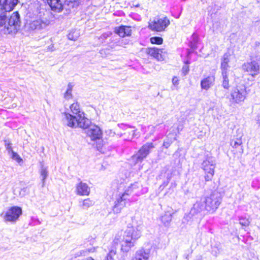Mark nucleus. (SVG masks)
I'll list each match as a JSON object with an SVG mask.
<instances>
[{"label": "nucleus", "mask_w": 260, "mask_h": 260, "mask_svg": "<svg viewBox=\"0 0 260 260\" xmlns=\"http://www.w3.org/2000/svg\"><path fill=\"white\" fill-rule=\"evenodd\" d=\"M78 37V34L75 32H70L68 35V39L71 40H76Z\"/></svg>", "instance_id": "obj_37"}, {"label": "nucleus", "mask_w": 260, "mask_h": 260, "mask_svg": "<svg viewBox=\"0 0 260 260\" xmlns=\"http://www.w3.org/2000/svg\"><path fill=\"white\" fill-rule=\"evenodd\" d=\"M22 213V209L20 207L14 206L3 212L1 216L5 222L14 223L18 220Z\"/></svg>", "instance_id": "obj_5"}, {"label": "nucleus", "mask_w": 260, "mask_h": 260, "mask_svg": "<svg viewBox=\"0 0 260 260\" xmlns=\"http://www.w3.org/2000/svg\"><path fill=\"white\" fill-rule=\"evenodd\" d=\"M205 198L206 210L214 212L218 207L221 202V198L218 192H214Z\"/></svg>", "instance_id": "obj_8"}, {"label": "nucleus", "mask_w": 260, "mask_h": 260, "mask_svg": "<svg viewBox=\"0 0 260 260\" xmlns=\"http://www.w3.org/2000/svg\"><path fill=\"white\" fill-rule=\"evenodd\" d=\"M206 210V205L205 201V198H202L193 204L192 208L191 209L190 213L192 214H197L202 211Z\"/></svg>", "instance_id": "obj_15"}, {"label": "nucleus", "mask_w": 260, "mask_h": 260, "mask_svg": "<svg viewBox=\"0 0 260 260\" xmlns=\"http://www.w3.org/2000/svg\"><path fill=\"white\" fill-rule=\"evenodd\" d=\"M257 1V2L259 4H260V0H256Z\"/></svg>", "instance_id": "obj_50"}, {"label": "nucleus", "mask_w": 260, "mask_h": 260, "mask_svg": "<svg viewBox=\"0 0 260 260\" xmlns=\"http://www.w3.org/2000/svg\"><path fill=\"white\" fill-rule=\"evenodd\" d=\"M116 255V249L115 248H113L110 250L109 253L106 256V260H115V257Z\"/></svg>", "instance_id": "obj_27"}, {"label": "nucleus", "mask_w": 260, "mask_h": 260, "mask_svg": "<svg viewBox=\"0 0 260 260\" xmlns=\"http://www.w3.org/2000/svg\"><path fill=\"white\" fill-rule=\"evenodd\" d=\"M10 154L11 155L12 158L16 160L18 162H20L22 161V158L17 153L12 151Z\"/></svg>", "instance_id": "obj_34"}, {"label": "nucleus", "mask_w": 260, "mask_h": 260, "mask_svg": "<svg viewBox=\"0 0 260 260\" xmlns=\"http://www.w3.org/2000/svg\"><path fill=\"white\" fill-rule=\"evenodd\" d=\"M215 166V161L212 157L206 158L202 162V168L206 174L205 176L206 181L211 180L214 174Z\"/></svg>", "instance_id": "obj_6"}, {"label": "nucleus", "mask_w": 260, "mask_h": 260, "mask_svg": "<svg viewBox=\"0 0 260 260\" xmlns=\"http://www.w3.org/2000/svg\"><path fill=\"white\" fill-rule=\"evenodd\" d=\"M257 121L260 123V114H259L258 116H257Z\"/></svg>", "instance_id": "obj_45"}, {"label": "nucleus", "mask_w": 260, "mask_h": 260, "mask_svg": "<svg viewBox=\"0 0 260 260\" xmlns=\"http://www.w3.org/2000/svg\"><path fill=\"white\" fill-rule=\"evenodd\" d=\"M41 167L40 170V177L42 182V186L45 184V180L48 176V171L47 167L45 166L43 164H41Z\"/></svg>", "instance_id": "obj_22"}, {"label": "nucleus", "mask_w": 260, "mask_h": 260, "mask_svg": "<svg viewBox=\"0 0 260 260\" xmlns=\"http://www.w3.org/2000/svg\"><path fill=\"white\" fill-rule=\"evenodd\" d=\"M95 247H93V248H92L91 249H88V251L89 252H93L94 251H95Z\"/></svg>", "instance_id": "obj_43"}, {"label": "nucleus", "mask_w": 260, "mask_h": 260, "mask_svg": "<svg viewBox=\"0 0 260 260\" xmlns=\"http://www.w3.org/2000/svg\"><path fill=\"white\" fill-rule=\"evenodd\" d=\"M128 200L129 199L127 197H125L122 194H119L115 201L114 205L113 207L114 212L116 213H119L121 210L125 206Z\"/></svg>", "instance_id": "obj_13"}, {"label": "nucleus", "mask_w": 260, "mask_h": 260, "mask_svg": "<svg viewBox=\"0 0 260 260\" xmlns=\"http://www.w3.org/2000/svg\"><path fill=\"white\" fill-rule=\"evenodd\" d=\"M50 21L47 14L40 15L36 19L29 23V28L31 30H41L49 26Z\"/></svg>", "instance_id": "obj_7"}, {"label": "nucleus", "mask_w": 260, "mask_h": 260, "mask_svg": "<svg viewBox=\"0 0 260 260\" xmlns=\"http://www.w3.org/2000/svg\"><path fill=\"white\" fill-rule=\"evenodd\" d=\"M126 132L124 133V135H126V134H128L129 135H131V137H128V138L132 139L135 136H136V135L135 134V130L134 128H132L130 127H126L125 128Z\"/></svg>", "instance_id": "obj_32"}, {"label": "nucleus", "mask_w": 260, "mask_h": 260, "mask_svg": "<svg viewBox=\"0 0 260 260\" xmlns=\"http://www.w3.org/2000/svg\"><path fill=\"white\" fill-rule=\"evenodd\" d=\"M170 20L166 17L154 19L149 22L148 27L152 30L161 31L170 24Z\"/></svg>", "instance_id": "obj_10"}, {"label": "nucleus", "mask_w": 260, "mask_h": 260, "mask_svg": "<svg viewBox=\"0 0 260 260\" xmlns=\"http://www.w3.org/2000/svg\"><path fill=\"white\" fill-rule=\"evenodd\" d=\"M27 193V188H23L21 189L19 192V196L21 197H23L25 196Z\"/></svg>", "instance_id": "obj_41"}, {"label": "nucleus", "mask_w": 260, "mask_h": 260, "mask_svg": "<svg viewBox=\"0 0 260 260\" xmlns=\"http://www.w3.org/2000/svg\"><path fill=\"white\" fill-rule=\"evenodd\" d=\"M51 10L56 12H60L62 9V5L60 0H47Z\"/></svg>", "instance_id": "obj_21"}, {"label": "nucleus", "mask_w": 260, "mask_h": 260, "mask_svg": "<svg viewBox=\"0 0 260 260\" xmlns=\"http://www.w3.org/2000/svg\"><path fill=\"white\" fill-rule=\"evenodd\" d=\"M215 77L214 76H209L201 81V87L202 89L208 90L212 87L214 84Z\"/></svg>", "instance_id": "obj_17"}, {"label": "nucleus", "mask_w": 260, "mask_h": 260, "mask_svg": "<svg viewBox=\"0 0 260 260\" xmlns=\"http://www.w3.org/2000/svg\"><path fill=\"white\" fill-rule=\"evenodd\" d=\"M114 31L121 37L129 36L132 33L131 27L126 26H121L115 28Z\"/></svg>", "instance_id": "obj_19"}, {"label": "nucleus", "mask_w": 260, "mask_h": 260, "mask_svg": "<svg viewBox=\"0 0 260 260\" xmlns=\"http://www.w3.org/2000/svg\"><path fill=\"white\" fill-rule=\"evenodd\" d=\"M260 61L252 60L250 62H245L242 65L243 70L254 77L259 73Z\"/></svg>", "instance_id": "obj_11"}, {"label": "nucleus", "mask_w": 260, "mask_h": 260, "mask_svg": "<svg viewBox=\"0 0 260 260\" xmlns=\"http://www.w3.org/2000/svg\"><path fill=\"white\" fill-rule=\"evenodd\" d=\"M198 260H202V257L201 256H199Z\"/></svg>", "instance_id": "obj_47"}, {"label": "nucleus", "mask_w": 260, "mask_h": 260, "mask_svg": "<svg viewBox=\"0 0 260 260\" xmlns=\"http://www.w3.org/2000/svg\"><path fill=\"white\" fill-rule=\"evenodd\" d=\"M142 227L138 225L136 227L128 226L124 231L118 232L113 240L115 245L120 244L121 250L123 252H128L133 247L136 241L141 236Z\"/></svg>", "instance_id": "obj_2"}, {"label": "nucleus", "mask_w": 260, "mask_h": 260, "mask_svg": "<svg viewBox=\"0 0 260 260\" xmlns=\"http://www.w3.org/2000/svg\"><path fill=\"white\" fill-rule=\"evenodd\" d=\"M242 137V136L241 135L239 138L233 139L231 141V145L233 148L238 149V152L240 154L243 153Z\"/></svg>", "instance_id": "obj_20"}, {"label": "nucleus", "mask_w": 260, "mask_h": 260, "mask_svg": "<svg viewBox=\"0 0 260 260\" xmlns=\"http://www.w3.org/2000/svg\"><path fill=\"white\" fill-rule=\"evenodd\" d=\"M87 260H94V259L91 257H89Z\"/></svg>", "instance_id": "obj_49"}, {"label": "nucleus", "mask_w": 260, "mask_h": 260, "mask_svg": "<svg viewBox=\"0 0 260 260\" xmlns=\"http://www.w3.org/2000/svg\"><path fill=\"white\" fill-rule=\"evenodd\" d=\"M76 192L79 196H88L90 193V188L86 183L81 181L76 186Z\"/></svg>", "instance_id": "obj_16"}, {"label": "nucleus", "mask_w": 260, "mask_h": 260, "mask_svg": "<svg viewBox=\"0 0 260 260\" xmlns=\"http://www.w3.org/2000/svg\"><path fill=\"white\" fill-rule=\"evenodd\" d=\"M170 177H168V180H170Z\"/></svg>", "instance_id": "obj_51"}, {"label": "nucleus", "mask_w": 260, "mask_h": 260, "mask_svg": "<svg viewBox=\"0 0 260 260\" xmlns=\"http://www.w3.org/2000/svg\"><path fill=\"white\" fill-rule=\"evenodd\" d=\"M149 127L151 128V129H154L155 128L154 126H149Z\"/></svg>", "instance_id": "obj_48"}, {"label": "nucleus", "mask_w": 260, "mask_h": 260, "mask_svg": "<svg viewBox=\"0 0 260 260\" xmlns=\"http://www.w3.org/2000/svg\"><path fill=\"white\" fill-rule=\"evenodd\" d=\"M239 223L243 226H248L250 222L249 219L242 216L239 217Z\"/></svg>", "instance_id": "obj_30"}, {"label": "nucleus", "mask_w": 260, "mask_h": 260, "mask_svg": "<svg viewBox=\"0 0 260 260\" xmlns=\"http://www.w3.org/2000/svg\"><path fill=\"white\" fill-rule=\"evenodd\" d=\"M259 45H260V42H258V41H256V42H255V46H256V47L259 46Z\"/></svg>", "instance_id": "obj_44"}, {"label": "nucleus", "mask_w": 260, "mask_h": 260, "mask_svg": "<svg viewBox=\"0 0 260 260\" xmlns=\"http://www.w3.org/2000/svg\"><path fill=\"white\" fill-rule=\"evenodd\" d=\"M5 146L7 150L8 151L9 154H10L11 152L13 151L12 149V144L9 140L5 141Z\"/></svg>", "instance_id": "obj_35"}, {"label": "nucleus", "mask_w": 260, "mask_h": 260, "mask_svg": "<svg viewBox=\"0 0 260 260\" xmlns=\"http://www.w3.org/2000/svg\"><path fill=\"white\" fill-rule=\"evenodd\" d=\"M189 72V67L187 65H185L182 69V73L183 76H185Z\"/></svg>", "instance_id": "obj_39"}, {"label": "nucleus", "mask_w": 260, "mask_h": 260, "mask_svg": "<svg viewBox=\"0 0 260 260\" xmlns=\"http://www.w3.org/2000/svg\"><path fill=\"white\" fill-rule=\"evenodd\" d=\"M161 220L165 226H168L172 220V214L169 212H166L161 217Z\"/></svg>", "instance_id": "obj_24"}, {"label": "nucleus", "mask_w": 260, "mask_h": 260, "mask_svg": "<svg viewBox=\"0 0 260 260\" xmlns=\"http://www.w3.org/2000/svg\"><path fill=\"white\" fill-rule=\"evenodd\" d=\"M80 207L83 209H87L89 207L92 206L94 202L89 198H87L84 200H81L79 201Z\"/></svg>", "instance_id": "obj_23"}, {"label": "nucleus", "mask_w": 260, "mask_h": 260, "mask_svg": "<svg viewBox=\"0 0 260 260\" xmlns=\"http://www.w3.org/2000/svg\"><path fill=\"white\" fill-rule=\"evenodd\" d=\"M150 249L143 248L137 250L132 260H149Z\"/></svg>", "instance_id": "obj_14"}, {"label": "nucleus", "mask_w": 260, "mask_h": 260, "mask_svg": "<svg viewBox=\"0 0 260 260\" xmlns=\"http://www.w3.org/2000/svg\"><path fill=\"white\" fill-rule=\"evenodd\" d=\"M163 52L162 49L157 48H148L146 49V53L151 56H153L158 60H161L163 59L161 54Z\"/></svg>", "instance_id": "obj_18"}, {"label": "nucleus", "mask_w": 260, "mask_h": 260, "mask_svg": "<svg viewBox=\"0 0 260 260\" xmlns=\"http://www.w3.org/2000/svg\"><path fill=\"white\" fill-rule=\"evenodd\" d=\"M73 85L71 83H69L68 85V88L67 89L66 92H65L64 94V97L67 100H69L72 98V88H73Z\"/></svg>", "instance_id": "obj_26"}, {"label": "nucleus", "mask_w": 260, "mask_h": 260, "mask_svg": "<svg viewBox=\"0 0 260 260\" xmlns=\"http://www.w3.org/2000/svg\"><path fill=\"white\" fill-rule=\"evenodd\" d=\"M229 68V63L221 60L220 69L222 74H225L228 73V68Z\"/></svg>", "instance_id": "obj_29"}, {"label": "nucleus", "mask_w": 260, "mask_h": 260, "mask_svg": "<svg viewBox=\"0 0 260 260\" xmlns=\"http://www.w3.org/2000/svg\"><path fill=\"white\" fill-rule=\"evenodd\" d=\"M19 0H0V28L5 34H15L20 26V16L14 12L9 17L10 12L18 4Z\"/></svg>", "instance_id": "obj_1"}, {"label": "nucleus", "mask_w": 260, "mask_h": 260, "mask_svg": "<svg viewBox=\"0 0 260 260\" xmlns=\"http://www.w3.org/2000/svg\"><path fill=\"white\" fill-rule=\"evenodd\" d=\"M85 129V133L92 140L99 139L102 135V131L99 127L91 123L86 127H81Z\"/></svg>", "instance_id": "obj_12"}, {"label": "nucleus", "mask_w": 260, "mask_h": 260, "mask_svg": "<svg viewBox=\"0 0 260 260\" xmlns=\"http://www.w3.org/2000/svg\"><path fill=\"white\" fill-rule=\"evenodd\" d=\"M70 109L71 113L68 112L63 113L62 120L67 125L72 128L86 127L89 125L90 121L85 117L78 103L71 104Z\"/></svg>", "instance_id": "obj_3"}, {"label": "nucleus", "mask_w": 260, "mask_h": 260, "mask_svg": "<svg viewBox=\"0 0 260 260\" xmlns=\"http://www.w3.org/2000/svg\"><path fill=\"white\" fill-rule=\"evenodd\" d=\"M122 194L124 196H125V197H127V198H128V197L130 196L133 195L132 187H131V186H128L124 190V192L123 193H122Z\"/></svg>", "instance_id": "obj_36"}, {"label": "nucleus", "mask_w": 260, "mask_h": 260, "mask_svg": "<svg viewBox=\"0 0 260 260\" xmlns=\"http://www.w3.org/2000/svg\"><path fill=\"white\" fill-rule=\"evenodd\" d=\"M222 76L223 77L222 86L225 89H228L229 87L228 73H225V74H222Z\"/></svg>", "instance_id": "obj_28"}, {"label": "nucleus", "mask_w": 260, "mask_h": 260, "mask_svg": "<svg viewBox=\"0 0 260 260\" xmlns=\"http://www.w3.org/2000/svg\"><path fill=\"white\" fill-rule=\"evenodd\" d=\"M232 54L229 52L225 53L221 58V60L229 63L232 57Z\"/></svg>", "instance_id": "obj_33"}, {"label": "nucleus", "mask_w": 260, "mask_h": 260, "mask_svg": "<svg viewBox=\"0 0 260 260\" xmlns=\"http://www.w3.org/2000/svg\"><path fill=\"white\" fill-rule=\"evenodd\" d=\"M154 147L152 143H147L144 145L139 151L132 156V160L135 163L142 162L150 152V150Z\"/></svg>", "instance_id": "obj_9"}, {"label": "nucleus", "mask_w": 260, "mask_h": 260, "mask_svg": "<svg viewBox=\"0 0 260 260\" xmlns=\"http://www.w3.org/2000/svg\"><path fill=\"white\" fill-rule=\"evenodd\" d=\"M48 50L49 51H53L55 50V49H54V45L53 44H51V45L49 46L48 47Z\"/></svg>", "instance_id": "obj_42"}, {"label": "nucleus", "mask_w": 260, "mask_h": 260, "mask_svg": "<svg viewBox=\"0 0 260 260\" xmlns=\"http://www.w3.org/2000/svg\"><path fill=\"white\" fill-rule=\"evenodd\" d=\"M141 186L142 185L138 182H136L131 185L133 193V195L140 196L141 194L142 193L140 190V188L141 187Z\"/></svg>", "instance_id": "obj_25"}, {"label": "nucleus", "mask_w": 260, "mask_h": 260, "mask_svg": "<svg viewBox=\"0 0 260 260\" xmlns=\"http://www.w3.org/2000/svg\"><path fill=\"white\" fill-rule=\"evenodd\" d=\"M179 80L178 77L175 76L172 79V83L175 86H178L179 84Z\"/></svg>", "instance_id": "obj_40"}, {"label": "nucleus", "mask_w": 260, "mask_h": 260, "mask_svg": "<svg viewBox=\"0 0 260 260\" xmlns=\"http://www.w3.org/2000/svg\"><path fill=\"white\" fill-rule=\"evenodd\" d=\"M102 36H103L104 38H107V37H108V36H109V35H107V34H103V35H102Z\"/></svg>", "instance_id": "obj_46"}, {"label": "nucleus", "mask_w": 260, "mask_h": 260, "mask_svg": "<svg viewBox=\"0 0 260 260\" xmlns=\"http://www.w3.org/2000/svg\"><path fill=\"white\" fill-rule=\"evenodd\" d=\"M247 94L245 86H237L232 89L228 98L229 99L231 105L239 104L244 101Z\"/></svg>", "instance_id": "obj_4"}, {"label": "nucleus", "mask_w": 260, "mask_h": 260, "mask_svg": "<svg viewBox=\"0 0 260 260\" xmlns=\"http://www.w3.org/2000/svg\"><path fill=\"white\" fill-rule=\"evenodd\" d=\"M150 42L152 44H155L160 45L163 42V39L159 37H151L150 39Z\"/></svg>", "instance_id": "obj_31"}, {"label": "nucleus", "mask_w": 260, "mask_h": 260, "mask_svg": "<svg viewBox=\"0 0 260 260\" xmlns=\"http://www.w3.org/2000/svg\"><path fill=\"white\" fill-rule=\"evenodd\" d=\"M175 140V138H174L173 139H171L170 140L169 139H168V140H165L164 142V143H163V146L165 147L166 148H168L169 147V146L171 145V144H172V143L173 142V141L174 140Z\"/></svg>", "instance_id": "obj_38"}]
</instances>
